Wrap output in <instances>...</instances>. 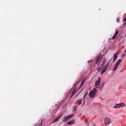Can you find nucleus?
<instances>
[{
  "mask_svg": "<svg viewBox=\"0 0 126 126\" xmlns=\"http://www.w3.org/2000/svg\"><path fill=\"white\" fill-rule=\"evenodd\" d=\"M102 58V56L101 55L99 54L96 57V59L95 61L94 65L95 66L97 64L98 65H99Z\"/></svg>",
  "mask_w": 126,
  "mask_h": 126,
  "instance_id": "1",
  "label": "nucleus"
},
{
  "mask_svg": "<svg viewBox=\"0 0 126 126\" xmlns=\"http://www.w3.org/2000/svg\"><path fill=\"white\" fill-rule=\"evenodd\" d=\"M96 92V89L95 88H94L92 91L90 92L89 94L90 97L91 98L94 97Z\"/></svg>",
  "mask_w": 126,
  "mask_h": 126,
  "instance_id": "2",
  "label": "nucleus"
},
{
  "mask_svg": "<svg viewBox=\"0 0 126 126\" xmlns=\"http://www.w3.org/2000/svg\"><path fill=\"white\" fill-rule=\"evenodd\" d=\"M111 61V60H110L107 64L106 65H104L103 67L102 70L101 72V74H103L104 73L106 70L107 68H108L110 62Z\"/></svg>",
  "mask_w": 126,
  "mask_h": 126,
  "instance_id": "3",
  "label": "nucleus"
},
{
  "mask_svg": "<svg viewBox=\"0 0 126 126\" xmlns=\"http://www.w3.org/2000/svg\"><path fill=\"white\" fill-rule=\"evenodd\" d=\"M74 116V114H72L71 115H69L67 116H65L64 119L63 120V121L65 122L67 120L71 118L72 117Z\"/></svg>",
  "mask_w": 126,
  "mask_h": 126,
  "instance_id": "4",
  "label": "nucleus"
},
{
  "mask_svg": "<svg viewBox=\"0 0 126 126\" xmlns=\"http://www.w3.org/2000/svg\"><path fill=\"white\" fill-rule=\"evenodd\" d=\"M125 106V104L124 103H120L119 104H116L114 106H113V108H119L121 107Z\"/></svg>",
  "mask_w": 126,
  "mask_h": 126,
  "instance_id": "5",
  "label": "nucleus"
},
{
  "mask_svg": "<svg viewBox=\"0 0 126 126\" xmlns=\"http://www.w3.org/2000/svg\"><path fill=\"white\" fill-rule=\"evenodd\" d=\"M101 78L99 77L98 80L96 81L95 82V86L96 88H99L100 85Z\"/></svg>",
  "mask_w": 126,
  "mask_h": 126,
  "instance_id": "6",
  "label": "nucleus"
},
{
  "mask_svg": "<svg viewBox=\"0 0 126 126\" xmlns=\"http://www.w3.org/2000/svg\"><path fill=\"white\" fill-rule=\"evenodd\" d=\"M121 61L122 60L121 59H119L115 65V66L113 69V71H115L117 69V67H118V65L121 62Z\"/></svg>",
  "mask_w": 126,
  "mask_h": 126,
  "instance_id": "7",
  "label": "nucleus"
},
{
  "mask_svg": "<svg viewBox=\"0 0 126 126\" xmlns=\"http://www.w3.org/2000/svg\"><path fill=\"white\" fill-rule=\"evenodd\" d=\"M82 101H83V103L82 104L84 105L85 103V98H82L81 99H79L77 100V103L79 105H80L82 103Z\"/></svg>",
  "mask_w": 126,
  "mask_h": 126,
  "instance_id": "8",
  "label": "nucleus"
},
{
  "mask_svg": "<svg viewBox=\"0 0 126 126\" xmlns=\"http://www.w3.org/2000/svg\"><path fill=\"white\" fill-rule=\"evenodd\" d=\"M105 124L107 125H108L110 123L111 121L110 119L107 117L105 118L104 119Z\"/></svg>",
  "mask_w": 126,
  "mask_h": 126,
  "instance_id": "9",
  "label": "nucleus"
},
{
  "mask_svg": "<svg viewBox=\"0 0 126 126\" xmlns=\"http://www.w3.org/2000/svg\"><path fill=\"white\" fill-rule=\"evenodd\" d=\"M77 91V90L76 88H74L69 98V99H70L73 96L74 94Z\"/></svg>",
  "mask_w": 126,
  "mask_h": 126,
  "instance_id": "10",
  "label": "nucleus"
},
{
  "mask_svg": "<svg viewBox=\"0 0 126 126\" xmlns=\"http://www.w3.org/2000/svg\"><path fill=\"white\" fill-rule=\"evenodd\" d=\"M118 54V53L117 52L114 54L113 56V62H115V61H116V60L117 58V55Z\"/></svg>",
  "mask_w": 126,
  "mask_h": 126,
  "instance_id": "11",
  "label": "nucleus"
},
{
  "mask_svg": "<svg viewBox=\"0 0 126 126\" xmlns=\"http://www.w3.org/2000/svg\"><path fill=\"white\" fill-rule=\"evenodd\" d=\"M75 120H73L71 121H69L67 122V124L69 125H72L75 123Z\"/></svg>",
  "mask_w": 126,
  "mask_h": 126,
  "instance_id": "12",
  "label": "nucleus"
},
{
  "mask_svg": "<svg viewBox=\"0 0 126 126\" xmlns=\"http://www.w3.org/2000/svg\"><path fill=\"white\" fill-rule=\"evenodd\" d=\"M63 115V114H61L60 116L57 117L53 121L52 123H54L55 122L57 121L58 119L60 118Z\"/></svg>",
  "mask_w": 126,
  "mask_h": 126,
  "instance_id": "13",
  "label": "nucleus"
},
{
  "mask_svg": "<svg viewBox=\"0 0 126 126\" xmlns=\"http://www.w3.org/2000/svg\"><path fill=\"white\" fill-rule=\"evenodd\" d=\"M106 59H103V61L102 62L101 64V66L102 67L103 65L104 64H105V62H106Z\"/></svg>",
  "mask_w": 126,
  "mask_h": 126,
  "instance_id": "14",
  "label": "nucleus"
},
{
  "mask_svg": "<svg viewBox=\"0 0 126 126\" xmlns=\"http://www.w3.org/2000/svg\"><path fill=\"white\" fill-rule=\"evenodd\" d=\"M104 84H105L104 83H102V84L101 85V86H100L99 88V90H101L102 89V88L103 87Z\"/></svg>",
  "mask_w": 126,
  "mask_h": 126,
  "instance_id": "15",
  "label": "nucleus"
},
{
  "mask_svg": "<svg viewBox=\"0 0 126 126\" xmlns=\"http://www.w3.org/2000/svg\"><path fill=\"white\" fill-rule=\"evenodd\" d=\"M85 124L87 125L88 126L89 125V123L87 120H85Z\"/></svg>",
  "mask_w": 126,
  "mask_h": 126,
  "instance_id": "16",
  "label": "nucleus"
},
{
  "mask_svg": "<svg viewBox=\"0 0 126 126\" xmlns=\"http://www.w3.org/2000/svg\"><path fill=\"white\" fill-rule=\"evenodd\" d=\"M102 68H103V67H99V68H97L98 69V71L99 72L101 70Z\"/></svg>",
  "mask_w": 126,
  "mask_h": 126,
  "instance_id": "17",
  "label": "nucleus"
},
{
  "mask_svg": "<svg viewBox=\"0 0 126 126\" xmlns=\"http://www.w3.org/2000/svg\"><path fill=\"white\" fill-rule=\"evenodd\" d=\"M83 84H84V81H83V80H82V81L81 82V84H80V87H81L83 85Z\"/></svg>",
  "mask_w": 126,
  "mask_h": 126,
  "instance_id": "18",
  "label": "nucleus"
},
{
  "mask_svg": "<svg viewBox=\"0 0 126 126\" xmlns=\"http://www.w3.org/2000/svg\"><path fill=\"white\" fill-rule=\"evenodd\" d=\"M76 110V107L75 106V107H74L73 108V110L74 111H75Z\"/></svg>",
  "mask_w": 126,
  "mask_h": 126,
  "instance_id": "19",
  "label": "nucleus"
},
{
  "mask_svg": "<svg viewBox=\"0 0 126 126\" xmlns=\"http://www.w3.org/2000/svg\"><path fill=\"white\" fill-rule=\"evenodd\" d=\"M88 94V93H85V95H84V97H83V98H85V97L86 95L87 94Z\"/></svg>",
  "mask_w": 126,
  "mask_h": 126,
  "instance_id": "20",
  "label": "nucleus"
},
{
  "mask_svg": "<svg viewBox=\"0 0 126 126\" xmlns=\"http://www.w3.org/2000/svg\"><path fill=\"white\" fill-rule=\"evenodd\" d=\"M118 33V32L117 31H116L115 33L117 35V34Z\"/></svg>",
  "mask_w": 126,
  "mask_h": 126,
  "instance_id": "21",
  "label": "nucleus"
},
{
  "mask_svg": "<svg viewBox=\"0 0 126 126\" xmlns=\"http://www.w3.org/2000/svg\"><path fill=\"white\" fill-rule=\"evenodd\" d=\"M125 55H126V54L124 53L122 54V57H125Z\"/></svg>",
  "mask_w": 126,
  "mask_h": 126,
  "instance_id": "22",
  "label": "nucleus"
},
{
  "mask_svg": "<svg viewBox=\"0 0 126 126\" xmlns=\"http://www.w3.org/2000/svg\"><path fill=\"white\" fill-rule=\"evenodd\" d=\"M115 38V37L114 36H113L112 37V39H114Z\"/></svg>",
  "mask_w": 126,
  "mask_h": 126,
  "instance_id": "23",
  "label": "nucleus"
},
{
  "mask_svg": "<svg viewBox=\"0 0 126 126\" xmlns=\"http://www.w3.org/2000/svg\"><path fill=\"white\" fill-rule=\"evenodd\" d=\"M124 21H126V17L124 18Z\"/></svg>",
  "mask_w": 126,
  "mask_h": 126,
  "instance_id": "24",
  "label": "nucleus"
},
{
  "mask_svg": "<svg viewBox=\"0 0 126 126\" xmlns=\"http://www.w3.org/2000/svg\"><path fill=\"white\" fill-rule=\"evenodd\" d=\"M117 35L116 34H115H115L113 36H114L115 37Z\"/></svg>",
  "mask_w": 126,
  "mask_h": 126,
  "instance_id": "25",
  "label": "nucleus"
},
{
  "mask_svg": "<svg viewBox=\"0 0 126 126\" xmlns=\"http://www.w3.org/2000/svg\"><path fill=\"white\" fill-rule=\"evenodd\" d=\"M117 35L116 34H115H115L113 36H114L115 37Z\"/></svg>",
  "mask_w": 126,
  "mask_h": 126,
  "instance_id": "26",
  "label": "nucleus"
},
{
  "mask_svg": "<svg viewBox=\"0 0 126 126\" xmlns=\"http://www.w3.org/2000/svg\"><path fill=\"white\" fill-rule=\"evenodd\" d=\"M93 126H95V124H94Z\"/></svg>",
  "mask_w": 126,
  "mask_h": 126,
  "instance_id": "27",
  "label": "nucleus"
},
{
  "mask_svg": "<svg viewBox=\"0 0 126 126\" xmlns=\"http://www.w3.org/2000/svg\"><path fill=\"white\" fill-rule=\"evenodd\" d=\"M125 24H126V23H125L124 24V25H125Z\"/></svg>",
  "mask_w": 126,
  "mask_h": 126,
  "instance_id": "28",
  "label": "nucleus"
}]
</instances>
